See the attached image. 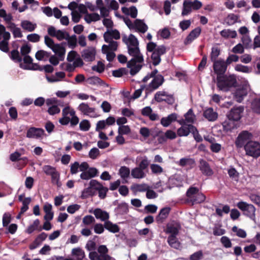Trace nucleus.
I'll use <instances>...</instances> for the list:
<instances>
[{
    "mask_svg": "<svg viewBox=\"0 0 260 260\" xmlns=\"http://www.w3.org/2000/svg\"><path fill=\"white\" fill-rule=\"evenodd\" d=\"M40 222L39 219H36L32 224H30L26 230V232L28 234H31L35 230L38 229Z\"/></svg>",
    "mask_w": 260,
    "mask_h": 260,
    "instance_id": "4d7b16f0",
    "label": "nucleus"
},
{
    "mask_svg": "<svg viewBox=\"0 0 260 260\" xmlns=\"http://www.w3.org/2000/svg\"><path fill=\"white\" fill-rule=\"evenodd\" d=\"M220 35L225 39H234L237 36L236 31L230 29H224L221 30L220 32Z\"/></svg>",
    "mask_w": 260,
    "mask_h": 260,
    "instance_id": "c9c22d12",
    "label": "nucleus"
},
{
    "mask_svg": "<svg viewBox=\"0 0 260 260\" xmlns=\"http://www.w3.org/2000/svg\"><path fill=\"white\" fill-rule=\"evenodd\" d=\"M50 56V53L44 50H39L36 53V57L38 60L46 59Z\"/></svg>",
    "mask_w": 260,
    "mask_h": 260,
    "instance_id": "6e6d98bb",
    "label": "nucleus"
},
{
    "mask_svg": "<svg viewBox=\"0 0 260 260\" xmlns=\"http://www.w3.org/2000/svg\"><path fill=\"white\" fill-rule=\"evenodd\" d=\"M241 40L245 48H249L251 46L252 41L249 35L243 36Z\"/></svg>",
    "mask_w": 260,
    "mask_h": 260,
    "instance_id": "338daca9",
    "label": "nucleus"
},
{
    "mask_svg": "<svg viewBox=\"0 0 260 260\" xmlns=\"http://www.w3.org/2000/svg\"><path fill=\"white\" fill-rule=\"evenodd\" d=\"M77 109L84 115L89 116L91 118H96L98 117V114L96 112L95 108L90 107L87 103H81L78 106Z\"/></svg>",
    "mask_w": 260,
    "mask_h": 260,
    "instance_id": "ddd939ff",
    "label": "nucleus"
},
{
    "mask_svg": "<svg viewBox=\"0 0 260 260\" xmlns=\"http://www.w3.org/2000/svg\"><path fill=\"white\" fill-rule=\"evenodd\" d=\"M220 50L217 47H213L211 49V52L210 54L211 60L212 61L216 60V58L219 55Z\"/></svg>",
    "mask_w": 260,
    "mask_h": 260,
    "instance_id": "052dcab7",
    "label": "nucleus"
},
{
    "mask_svg": "<svg viewBox=\"0 0 260 260\" xmlns=\"http://www.w3.org/2000/svg\"><path fill=\"white\" fill-rule=\"evenodd\" d=\"M119 175L122 179L127 178L130 174L129 169L125 166L121 167L119 170Z\"/></svg>",
    "mask_w": 260,
    "mask_h": 260,
    "instance_id": "864d4df0",
    "label": "nucleus"
},
{
    "mask_svg": "<svg viewBox=\"0 0 260 260\" xmlns=\"http://www.w3.org/2000/svg\"><path fill=\"white\" fill-rule=\"evenodd\" d=\"M131 175L134 178L141 179L145 177V174L143 169L136 167L132 170Z\"/></svg>",
    "mask_w": 260,
    "mask_h": 260,
    "instance_id": "ea45409f",
    "label": "nucleus"
},
{
    "mask_svg": "<svg viewBox=\"0 0 260 260\" xmlns=\"http://www.w3.org/2000/svg\"><path fill=\"white\" fill-rule=\"evenodd\" d=\"M235 70L239 72L249 73L252 72V68L241 64H237L235 67Z\"/></svg>",
    "mask_w": 260,
    "mask_h": 260,
    "instance_id": "3c124183",
    "label": "nucleus"
},
{
    "mask_svg": "<svg viewBox=\"0 0 260 260\" xmlns=\"http://www.w3.org/2000/svg\"><path fill=\"white\" fill-rule=\"evenodd\" d=\"M237 79L234 75L229 76H217V86L220 90L226 92L230 89L236 86Z\"/></svg>",
    "mask_w": 260,
    "mask_h": 260,
    "instance_id": "7ed1b4c3",
    "label": "nucleus"
},
{
    "mask_svg": "<svg viewBox=\"0 0 260 260\" xmlns=\"http://www.w3.org/2000/svg\"><path fill=\"white\" fill-rule=\"evenodd\" d=\"M147 51L152 52L151 59L153 64L156 66L160 63V56L166 53V48L164 45L157 46L155 43L150 42L147 44Z\"/></svg>",
    "mask_w": 260,
    "mask_h": 260,
    "instance_id": "20e7f679",
    "label": "nucleus"
},
{
    "mask_svg": "<svg viewBox=\"0 0 260 260\" xmlns=\"http://www.w3.org/2000/svg\"><path fill=\"white\" fill-rule=\"evenodd\" d=\"M180 229V226L176 222H171L167 225L166 233L170 234V235L177 236L178 234L179 230Z\"/></svg>",
    "mask_w": 260,
    "mask_h": 260,
    "instance_id": "a878e982",
    "label": "nucleus"
},
{
    "mask_svg": "<svg viewBox=\"0 0 260 260\" xmlns=\"http://www.w3.org/2000/svg\"><path fill=\"white\" fill-rule=\"evenodd\" d=\"M80 178L83 180H89L95 177L98 174V170L95 168H89V165L86 162H82L81 164Z\"/></svg>",
    "mask_w": 260,
    "mask_h": 260,
    "instance_id": "1a4fd4ad",
    "label": "nucleus"
},
{
    "mask_svg": "<svg viewBox=\"0 0 260 260\" xmlns=\"http://www.w3.org/2000/svg\"><path fill=\"white\" fill-rule=\"evenodd\" d=\"M62 115L59 119V122L62 125H66L70 123L71 126H75L79 123V119L76 116L75 111L69 106L62 109Z\"/></svg>",
    "mask_w": 260,
    "mask_h": 260,
    "instance_id": "f03ea898",
    "label": "nucleus"
},
{
    "mask_svg": "<svg viewBox=\"0 0 260 260\" xmlns=\"http://www.w3.org/2000/svg\"><path fill=\"white\" fill-rule=\"evenodd\" d=\"M252 138L251 133L248 131H243L238 135L236 141V145L238 147H242L245 146L247 142L251 141L250 140Z\"/></svg>",
    "mask_w": 260,
    "mask_h": 260,
    "instance_id": "2eb2a0df",
    "label": "nucleus"
},
{
    "mask_svg": "<svg viewBox=\"0 0 260 260\" xmlns=\"http://www.w3.org/2000/svg\"><path fill=\"white\" fill-rule=\"evenodd\" d=\"M20 26L24 30L28 32H32L36 28L37 24L25 20L21 21Z\"/></svg>",
    "mask_w": 260,
    "mask_h": 260,
    "instance_id": "7c9ffc66",
    "label": "nucleus"
},
{
    "mask_svg": "<svg viewBox=\"0 0 260 260\" xmlns=\"http://www.w3.org/2000/svg\"><path fill=\"white\" fill-rule=\"evenodd\" d=\"M239 16L234 13L229 14L225 18V22L228 25H232L238 21Z\"/></svg>",
    "mask_w": 260,
    "mask_h": 260,
    "instance_id": "a18cd8bd",
    "label": "nucleus"
},
{
    "mask_svg": "<svg viewBox=\"0 0 260 260\" xmlns=\"http://www.w3.org/2000/svg\"><path fill=\"white\" fill-rule=\"evenodd\" d=\"M68 41V45L70 48H74L77 45V39L75 36H70L68 35V38L66 39Z\"/></svg>",
    "mask_w": 260,
    "mask_h": 260,
    "instance_id": "bf43d9fd",
    "label": "nucleus"
},
{
    "mask_svg": "<svg viewBox=\"0 0 260 260\" xmlns=\"http://www.w3.org/2000/svg\"><path fill=\"white\" fill-rule=\"evenodd\" d=\"M72 255L75 256L77 260H82L85 256L84 251L79 247L73 248L72 250Z\"/></svg>",
    "mask_w": 260,
    "mask_h": 260,
    "instance_id": "37998d69",
    "label": "nucleus"
},
{
    "mask_svg": "<svg viewBox=\"0 0 260 260\" xmlns=\"http://www.w3.org/2000/svg\"><path fill=\"white\" fill-rule=\"evenodd\" d=\"M149 188V186L145 183L135 184L131 186V189L135 192L146 191Z\"/></svg>",
    "mask_w": 260,
    "mask_h": 260,
    "instance_id": "79ce46f5",
    "label": "nucleus"
},
{
    "mask_svg": "<svg viewBox=\"0 0 260 260\" xmlns=\"http://www.w3.org/2000/svg\"><path fill=\"white\" fill-rule=\"evenodd\" d=\"M52 206L51 204L46 203L43 206V210L45 213L44 219L46 220H51L53 218V212L52 211Z\"/></svg>",
    "mask_w": 260,
    "mask_h": 260,
    "instance_id": "2f4dec72",
    "label": "nucleus"
},
{
    "mask_svg": "<svg viewBox=\"0 0 260 260\" xmlns=\"http://www.w3.org/2000/svg\"><path fill=\"white\" fill-rule=\"evenodd\" d=\"M177 164L181 167L188 166L190 168H192L194 165L195 161L193 158L184 157L180 159Z\"/></svg>",
    "mask_w": 260,
    "mask_h": 260,
    "instance_id": "58836bf2",
    "label": "nucleus"
},
{
    "mask_svg": "<svg viewBox=\"0 0 260 260\" xmlns=\"http://www.w3.org/2000/svg\"><path fill=\"white\" fill-rule=\"evenodd\" d=\"M201 28L199 27H196L192 30L184 40V44L188 45L192 42L201 34Z\"/></svg>",
    "mask_w": 260,
    "mask_h": 260,
    "instance_id": "393cba45",
    "label": "nucleus"
},
{
    "mask_svg": "<svg viewBox=\"0 0 260 260\" xmlns=\"http://www.w3.org/2000/svg\"><path fill=\"white\" fill-rule=\"evenodd\" d=\"M10 57L15 62L20 63L22 61V58L19 55V53L18 51L16 50H14L11 51Z\"/></svg>",
    "mask_w": 260,
    "mask_h": 260,
    "instance_id": "0e129e2a",
    "label": "nucleus"
},
{
    "mask_svg": "<svg viewBox=\"0 0 260 260\" xmlns=\"http://www.w3.org/2000/svg\"><path fill=\"white\" fill-rule=\"evenodd\" d=\"M23 61L25 64L20 62V67L21 68L24 70H36L37 69L34 67L32 64V59L28 55L23 56Z\"/></svg>",
    "mask_w": 260,
    "mask_h": 260,
    "instance_id": "c756f323",
    "label": "nucleus"
},
{
    "mask_svg": "<svg viewBox=\"0 0 260 260\" xmlns=\"http://www.w3.org/2000/svg\"><path fill=\"white\" fill-rule=\"evenodd\" d=\"M44 42L58 56L59 60H62L64 59L66 49L62 44H55L53 40L48 36L44 37Z\"/></svg>",
    "mask_w": 260,
    "mask_h": 260,
    "instance_id": "423d86ee",
    "label": "nucleus"
},
{
    "mask_svg": "<svg viewBox=\"0 0 260 260\" xmlns=\"http://www.w3.org/2000/svg\"><path fill=\"white\" fill-rule=\"evenodd\" d=\"M98 253L100 256L99 260H111L112 257L108 254V249L106 245H101L98 248Z\"/></svg>",
    "mask_w": 260,
    "mask_h": 260,
    "instance_id": "c85d7f7f",
    "label": "nucleus"
},
{
    "mask_svg": "<svg viewBox=\"0 0 260 260\" xmlns=\"http://www.w3.org/2000/svg\"><path fill=\"white\" fill-rule=\"evenodd\" d=\"M122 41L127 46L129 55L133 57L127 66L130 69L131 75H135L141 70L144 62L143 56L139 47V41L133 34L123 36Z\"/></svg>",
    "mask_w": 260,
    "mask_h": 260,
    "instance_id": "f257e3e1",
    "label": "nucleus"
},
{
    "mask_svg": "<svg viewBox=\"0 0 260 260\" xmlns=\"http://www.w3.org/2000/svg\"><path fill=\"white\" fill-rule=\"evenodd\" d=\"M108 45H103L102 48V51L107 52V50L115 51L118 47V43L117 41L111 40L110 41H105Z\"/></svg>",
    "mask_w": 260,
    "mask_h": 260,
    "instance_id": "473e14b6",
    "label": "nucleus"
},
{
    "mask_svg": "<svg viewBox=\"0 0 260 260\" xmlns=\"http://www.w3.org/2000/svg\"><path fill=\"white\" fill-rule=\"evenodd\" d=\"M251 109L255 113L260 114V99H255L251 103Z\"/></svg>",
    "mask_w": 260,
    "mask_h": 260,
    "instance_id": "5fc2aeb1",
    "label": "nucleus"
},
{
    "mask_svg": "<svg viewBox=\"0 0 260 260\" xmlns=\"http://www.w3.org/2000/svg\"><path fill=\"white\" fill-rule=\"evenodd\" d=\"M185 119H181L177 121L180 125H184L185 123L191 124L194 123L196 118V116L193 113V110L190 109L186 113L184 114Z\"/></svg>",
    "mask_w": 260,
    "mask_h": 260,
    "instance_id": "412c9836",
    "label": "nucleus"
},
{
    "mask_svg": "<svg viewBox=\"0 0 260 260\" xmlns=\"http://www.w3.org/2000/svg\"><path fill=\"white\" fill-rule=\"evenodd\" d=\"M88 84L92 85H104L105 83L100 78L98 77H91L87 79Z\"/></svg>",
    "mask_w": 260,
    "mask_h": 260,
    "instance_id": "09e8293b",
    "label": "nucleus"
},
{
    "mask_svg": "<svg viewBox=\"0 0 260 260\" xmlns=\"http://www.w3.org/2000/svg\"><path fill=\"white\" fill-rule=\"evenodd\" d=\"M213 62L214 71L218 76H221L225 72L228 66L223 59H219Z\"/></svg>",
    "mask_w": 260,
    "mask_h": 260,
    "instance_id": "f3484780",
    "label": "nucleus"
},
{
    "mask_svg": "<svg viewBox=\"0 0 260 260\" xmlns=\"http://www.w3.org/2000/svg\"><path fill=\"white\" fill-rule=\"evenodd\" d=\"M10 34L6 31L5 27L0 24V40L2 37L3 40L0 42V50L3 52H7L9 51L8 41L10 38Z\"/></svg>",
    "mask_w": 260,
    "mask_h": 260,
    "instance_id": "f8f14e48",
    "label": "nucleus"
},
{
    "mask_svg": "<svg viewBox=\"0 0 260 260\" xmlns=\"http://www.w3.org/2000/svg\"><path fill=\"white\" fill-rule=\"evenodd\" d=\"M249 89V86L245 85L238 88L236 89L234 92V98L239 103H240L243 100L244 96H245Z\"/></svg>",
    "mask_w": 260,
    "mask_h": 260,
    "instance_id": "aec40b11",
    "label": "nucleus"
},
{
    "mask_svg": "<svg viewBox=\"0 0 260 260\" xmlns=\"http://www.w3.org/2000/svg\"><path fill=\"white\" fill-rule=\"evenodd\" d=\"M120 35L119 32L116 29H108L104 34L105 41H110L113 39L118 40L120 39Z\"/></svg>",
    "mask_w": 260,
    "mask_h": 260,
    "instance_id": "cd10ccee",
    "label": "nucleus"
},
{
    "mask_svg": "<svg viewBox=\"0 0 260 260\" xmlns=\"http://www.w3.org/2000/svg\"><path fill=\"white\" fill-rule=\"evenodd\" d=\"M247 155L257 158L260 155V143L256 141H249L244 146Z\"/></svg>",
    "mask_w": 260,
    "mask_h": 260,
    "instance_id": "9b49d317",
    "label": "nucleus"
},
{
    "mask_svg": "<svg viewBox=\"0 0 260 260\" xmlns=\"http://www.w3.org/2000/svg\"><path fill=\"white\" fill-rule=\"evenodd\" d=\"M31 202V198L29 197L25 198L22 202V206L21 208L20 214H23L28 209V205Z\"/></svg>",
    "mask_w": 260,
    "mask_h": 260,
    "instance_id": "69168bd1",
    "label": "nucleus"
},
{
    "mask_svg": "<svg viewBox=\"0 0 260 260\" xmlns=\"http://www.w3.org/2000/svg\"><path fill=\"white\" fill-rule=\"evenodd\" d=\"M157 73V70L153 71L151 74H148L143 79L144 82H147L150 78L153 77V80L150 83L149 87L152 90H155L161 86L164 81V77L160 75H156Z\"/></svg>",
    "mask_w": 260,
    "mask_h": 260,
    "instance_id": "6e6552de",
    "label": "nucleus"
},
{
    "mask_svg": "<svg viewBox=\"0 0 260 260\" xmlns=\"http://www.w3.org/2000/svg\"><path fill=\"white\" fill-rule=\"evenodd\" d=\"M168 94V93L165 91H158L155 94L154 98L156 102L160 103L165 101Z\"/></svg>",
    "mask_w": 260,
    "mask_h": 260,
    "instance_id": "8fccbe9b",
    "label": "nucleus"
},
{
    "mask_svg": "<svg viewBox=\"0 0 260 260\" xmlns=\"http://www.w3.org/2000/svg\"><path fill=\"white\" fill-rule=\"evenodd\" d=\"M95 49L93 47H89L82 52V57L86 61H92L95 59Z\"/></svg>",
    "mask_w": 260,
    "mask_h": 260,
    "instance_id": "4be33fe9",
    "label": "nucleus"
},
{
    "mask_svg": "<svg viewBox=\"0 0 260 260\" xmlns=\"http://www.w3.org/2000/svg\"><path fill=\"white\" fill-rule=\"evenodd\" d=\"M228 174L230 177L235 181H238L239 178V173L233 167H231L228 170Z\"/></svg>",
    "mask_w": 260,
    "mask_h": 260,
    "instance_id": "603ef678",
    "label": "nucleus"
},
{
    "mask_svg": "<svg viewBox=\"0 0 260 260\" xmlns=\"http://www.w3.org/2000/svg\"><path fill=\"white\" fill-rule=\"evenodd\" d=\"M121 10L124 14L130 15L133 18H136L137 16L138 10L135 6H132L130 8L122 7Z\"/></svg>",
    "mask_w": 260,
    "mask_h": 260,
    "instance_id": "e433bc0d",
    "label": "nucleus"
},
{
    "mask_svg": "<svg viewBox=\"0 0 260 260\" xmlns=\"http://www.w3.org/2000/svg\"><path fill=\"white\" fill-rule=\"evenodd\" d=\"M204 116L209 121H214L217 118L218 114L213 108H209L204 111Z\"/></svg>",
    "mask_w": 260,
    "mask_h": 260,
    "instance_id": "72a5a7b5",
    "label": "nucleus"
},
{
    "mask_svg": "<svg viewBox=\"0 0 260 260\" xmlns=\"http://www.w3.org/2000/svg\"><path fill=\"white\" fill-rule=\"evenodd\" d=\"M93 213L97 219H99L101 221L104 222V223L107 222L110 217V215L108 212L103 210L100 208L95 209L93 212Z\"/></svg>",
    "mask_w": 260,
    "mask_h": 260,
    "instance_id": "5701e85b",
    "label": "nucleus"
},
{
    "mask_svg": "<svg viewBox=\"0 0 260 260\" xmlns=\"http://www.w3.org/2000/svg\"><path fill=\"white\" fill-rule=\"evenodd\" d=\"M191 1L185 0L183 3L181 15L183 16L189 15L192 11Z\"/></svg>",
    "mask_w": 260,
    "mask_h": 260,
    "instance_id": "f704fd0d",
    "label": "nucleus"
},
{
    "mask_svg": "<svg viewBox=\"0 0 260 260\" xmlns=\"http://www.w3.org/2000/svg\"><path fill=\"white\" fill-rule=\"evenodd\" d=\"M237 207L242 212L243 214L254 221L255 219V207L246 202L240 201L237 203Z\"/></svg>",
    "mask_w": 260,
    "mask_h": 260,
    "instance_id": "0eeeda50",
    "label": "nucleus"
},
{
    "mask_svg": "<svg viewBox=\"0 0 260 260\" xmlns=\"http://www.w3.org/2000/svg\"><path fill=\"white\" fill-rule=\"evenodd\" d=\"M8 28L11 31L14 38L22 37L23 35L20 28L16 27L15 23H11Z\"/></svg>",
    "mask_w": 260,
    "mask_h": 260,
    "instance_id": "c03bdc74",
    "label": "nucleus"
},
{
    "mask_svg": "<svg viewBox=\"0 0 260 260\" xmlns=\"http://www.w3.org/2000/svg\"><path fill=\"white\" fill-rule=\"evenodd\" d=\"M232 231L236 233V235L241 238H245L247 236L246 232L245 230L239 229L236 226H234L232 228Z\"/></svg>",
    "mask_w": 260,
    "mask_h": 260,
    "instance_id": "13d9d810",
    "label": "nucleus"
},
{
    "mask_svg": "<svg viewBox=\"0 0 260 260\" xmlns=\"http://www.w3.org/2000/svg\"><path fill=\"white\" fill-rule=\"evenodd\" d=\"M105 228L112 233H118L120 231V228L116 224L112 223L109 220L104 223Z\"/></svg>",
    "mask_w": 260,
    "mask_h": 260,
    "instance_id": "4c0bfd02",
    "label": "nucleus"
},
{
    "mask_svg": "<svg viewBox=\"0 0 260 260\" xmlns=\"http://www.w3.org/2000/svg\"><path fill=\"white\" fill-rule=\"evenodd\" d=\"M199 167L202 173L205 176H211L214 173L208 162L203 159H200Z\"/></svg>",
    "mask_w": 260,
    "mask_h": 260,
    "instance_id": "a211bd4d",
    "label": "nucleus"
},
{
    "mask_svg": "<svg viewBox=\"0 0 260 260\" xmlns=\"http://www.w3.org/2000/svg\"><path fill=\"white\" fill-rule=\"evenodd\" d=\"M178 115L175 113H171L167 117H162L160 120L161 124L164 127L169 126L173 122L178 121Z\"/></svg>",
    "mask_w": 260,
    "mask_h": 260,
    "instance_id": "bb28decb",
    "label": "nucleus"
},
{
    "mask_svg": "<svg viewBox=\"0 0 260 260\" xmlns=\"http://www.w3.org/2000/svg\"><path fill=\"white\" fill-rule=\"evenodd\" d=\"M244 108L242 106L234 107L232 109L227 115L229 120L238 121L242 116Z\"/></svg>",
    "mask_w": 260,
    "mask_h": 260,
    "instance_id": "dca6fc26",
    "label": "nucleus"
},
{
    "mask_svg": "<svg viewBox=\"0 0 260 260\" xmlns=\"http://www.w3.org/2000/svg\"><path fill=\"white\" fill-rule=\"evenodd\" d=\"M182 126L177 130V135L179 137L187 136L190 133H192L194 129V126L190 124L185 123L184 125H181Z\"/></svg>",
    "mask_w": 260,
    "mask_h": 260,
    "instance_id": "b1692460",
    "label": "nucleus"
},
{
    "mask_svg": "<svg viewBox=\"0 0 260 260\" xmlns=\"http://www.w3.org/2000/svg\"><path fill=\"white\" fill-rule=\"evenodd\" d=\"M101 19V16L96 13L87 14L84 16V20L87 23L95 22Z\"/></svg>",
    "mask_w": 260,
    "mask_h": 260,
    "instance_id": "a19ab883",
    "label": "nucleus"
},
{
    "mask_svg": "<svg viewBox=\"0 0 260 260\" xmlns=\"http://www.w3.org/2000/svg\"><path fill=\"white\" fill-rule=\"evenodd\" d=\"M168 242L170 246L175 249L180 248V243L178 241L176 236L170 235L168 239Z\"/></svg>",
    "mask_w": 260,
    "mask_h": 260,
    "instance_id": "49530a36",
    "label": "nucleus"
},
{
    "mask_svg": "<svg viewBox=\"0 0 260 260\" xmlns=\"http://www.w3.org/2000/svg\"><path fill=\"white\" fill-rule=\"evenodd\" d=\"M158 35L159 36L165 39H167L169 38L171 32L169 29L168 27H165L162 29H160L158 31Z\"/></svg>",
    "mask_w": 260,
    "mask_h": 260,
    "instance_id": "680f3d73",
    "label": "nucleus"
},
{
    "mask_svg": "<svg viewBox=\"0 0 260 260\" xmlns=\"http://www.w3.org/2000/svg\"><path fill=\"white\" fill-rule=\"evenodd\" d=\"M123 21L130 30L140 34L145 33L148 29L147 24L141 19H137L133 22L128 18L125 17L123 18Z\"/></svg>",
    "mask_w": 260,
    "mask_h": 260,
    "instance_id": "39448f33",
    "label": "nucleus"
},
{
    "mask_svg": "<svg viewBox=\"0 0 260 260\" xmlns=\"http://www.w3.org/2000/svg\"><path fill=\"white\" fill-rule=\"evenodd\" d=\"M48 34L51 37L56 38L58 40H66L69 34L64 30L56 29L54 26H50L47 29Z\"/></svg>",
    "mask_w": 260,
    "mask_h": 260,
    "instance_id": "4468645a",
    "label": "nucleus"
},
{
    "mask_svg": "<svg viewBox=\"0 0 260 260\" xmlns=\"http://www.w3.org/2000/svg\"><path fill=\"white\" fill-rule=\"evenodd\" d=\"M186 195L193 204L202 203L206 199L205 196L199 192L197 187H190L187 191Z\"/></svg>",
    "mask_w": 260,
    "mask_h": 260,
    "instance_id": "9d476101",
    "label": "nucleus"
},
{
    "mask_svg": "<svg viewBox=\"0 0 260 260\" xmlns=\"http://www.w3.org/2000/svg\"><path fill=\"white\" fill-rule=\"evenodd\" d=\"M170 211V208L169 207L164 208L161 209L158 215L156 217V220L158 221H162L164 219L167 218Z\"/></svg>",
    "mask_w": 260,
    "mask_h": 260,
    "instance_id": "de8ad7c7",
    "label": "nucleus"
},
{
    "mask_svg": "<svg viewBox=\"0 0 260 260\" xmlns=\"http://www.w3.org/2000/svg\"><path fill=\"white\" fill-rule=\"evenodd\" d=\"M100 155V150L96 147L92 148L88 153V156L92 159H96Z\"/></svg>",
    "mask_w": 260,
    "mask_h": 260,
    "instance_id": "e2e57ef3",
    "label": "nucleus"
},
{
    "mask_svg": "<svg viewBox=\"0 0 260 260\" xmlns=\"http://www.w3.org/2000/svg\"><path fill=\"white\" fill-rule=\"evenodd\" d=\"M150 169L152 173L155 174H160L163 172V169L159 165L157 164H151Z\"/></svg>",
    "mask_w": 260,
    "mask_h": 260,
    "instance_id": "774afa93",
    "label": "nucleus"
},
{
    "mask_svg": "<svg viewBox=\"0 0 260 260\" xmlns=\"http://www.w3.org/2000/svg\"><path fill=\"white\" fill-rule=\"evenodd\" d=\"M45 132L42 128L32 127L27 132L26 137L29 138L39 139L44 135Z\"/></svg>",
    "mask_w": 260,
    "mask_h": 260,
    "instance_id": "6ab92c4d",
    "label": "nucleus"
}]
</instances>
